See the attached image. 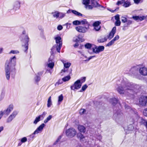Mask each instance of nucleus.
I'll return each instance as SVG.
<instances>
[{"mask_svg": "<svg viewBox=\"0 0 147 147\" xmlns=\"http://www.w3.org/2000/svg\"><path fill=\"white\" fill-rule=\"evenodd\" d=\"M107 40V38L106 37H105L104 38L99 39L98 40L99 42L102 43L106 41Z\"/></svg>", "mask_w": 147, "mask_h": 147, "instance_id": "nucleus-27", "label": "nucleus"}, {"mask_svg": "<svg viewBox=\"0 0 147 147\" xmlns=\"http://www.w3.org/2000/svg\"><path fill=\"white\" fill-rule=\"evenodd\" d=\"M143 0H134V1L135 3L138 4L140 1L142 2Z\"/></svg>", "mask_w": 147, "mask_h": 147, "instance_id": "nucleus-59", "label": "nucleus"}, {"mask_svg": "<svg viewBox=\"0 0 147 147\" xmlns=\"http://www.w3.org/2000/svg\"><path fill=\"white\" fill-rule=\"evenodd\" d=\"M123 3V2L122 1H118L117 3V4L118 5H121V4H122Z\"/></svg>", "mask_w": 147, "mask_h": 147, "instance_id": "nucleus-61", "label": "nucleus"}, {"mask_svg": "<svg viewBox=\"0 0 147 147\" xmlns=\"http://www.w3.org/2000/svg\"><path fill=\"white\" fill-rule=\"evenodd\" d=\"M86 6V7L88 8L89 9H92L93 7L92 6V5H88V4Z\"/></svg>", "mask_w": 147, "mask_h": 147, "instance_id": "nucleus-54", "label": "nucleus"}, {"mask_svg": "<svg viewBox=\"0 0 147 147\" xmlns=\"http://www.w3.org/2000/svg\"><path fill=\"white\" fill-rule=\"evenodd\" d=\"M91 2L92 6L93 7H97L98 6L100 7L101 6L100 5H99L96 1H95V0H91Z\"/></svg>", "mask_w": 147, "mask_h": 147, "instance_id": "nucleus-22", "label": "nucleus"}, {"mask_svg": "<svg viewBox=\"0 0 147 147\" xmlns=\"http://www.w3.org/2000/svg\"><path fill=\"white\" fill-rule=\"evenodd\" d=\"M80 24L84 25L86 27H89L90 24L88 22H87L86 20L84 19L83 20L80 21Z\"/></svg>", "mask_w": 147, "mask_h": 147, "instance_id": "nucleus-20", "label": "nucleus"}, {"mask_svg": "<svg viewBox=\"0 0 147 147\" xmlns=\"http://www.w3.org/2000/svg\"><path fill=\"white\" fill-rule=\"evenodd\" d=\"M55 40L56 44L51 49L52 50L55 48L56 49L58 53L60 52L61 49L62 44V40L61 38L59 36L56 37L55 38Z\"/></svg>", "mask_w": 147, "mask_h": 147, "instance_id": "nucleus-3", "label": "nucleus"}, {"mask_svg": "<svg viewBox=\"0 0 147 147\" xmlns=\"http://www.w3.org/2000/svg\"><path fill=\"white\" fill-rule=\"evenodd\" d=\"M18 113V111H14L7 119L6 122L9 123L11 122L13 119L15 117Z\"/></svg>", "mask_w": 147, "mask_h": 147, "instance_id": "nucleus-10", "label": "nucleus"}, {"mask_svg": "<svg viewBox=\"0 0 147 147\" xmlns=\"http://www.w3.org/2000/svg\"><path fill=\"white\" fill-rule=\"evenodd\" d=\"M65 16V13L59 12V18H62L64 17Z\"/></svg>", "mask_w": 147, "mask_h": 147, "instance_id": "nucleus-41", "label": "nucleus"}, {"mask_svg": "<svg viewBox=\"0 0 147 147\" xmlns=\"http://www.w3.org/2000/svg\"><path fill=\"white\" fill-rule=\"evenodd\" d=\"M18 113V111H14L7 119L6 122L9 123L11 122L13 119L15 117Z\"/></svg>", "mask_w": 147, "mask_h": 147, "instance_id": "nucleus-12", "label": "nucleus"}, {"mask_svg": "<svg viewBox=\"0 0 147 147\" xmlns=\"http://www.w3.org/2000/svg\"><path fill=\"white\" fill-rule=\"evenodd\" d=\"M105 49L104 46H100L98 47L95 46L94 47L92 48L93 52L96 54H98L100 52L104 51Z\"/></svg>", "mask_w": 147, "mask_h": 147, "instance_id": "nucleus-7", "label": "nucleus"}, {"mask_svg": "<svg viewBox=\"0 0 147 147\" xmlns=\"http://www.w3.org/2000/svg\"><path fill=\"white\" fill-rule=\"evenodd\" d=\"M54 57L53 55H51L49 60V63L48 64V67L52 69L53 68L54 65V63L53 61Z\"/></svg>", "mask_w": 147, "mask_h": 147, "instance_id": "nucleus-16", "label": "nucleus"}, {"mask_svg": "<svg viewBox=\"0 0 147 147\" xmlns=\"http://www.w3.org/2000/svg\"><path fill=\"white\" fill-rule=\"evenodd\" d=\"M139 104L142 106H145L147 102V96H142L139 99Z\"/></svg>", "mask_w": 147, "mask_h": 147, "instance_id": "nucleus-13", "label": "nucleus"}, {"mask_svg": "<svg viewBox=\"0 0 147 147\" xmlns=\"http://www.w3.org/2000/svg\"><path fill=\"white\" fill-rule=\"evenodd\" d=\"M90 1V0H83L82 3L86 6L89 3Z\"/></svg>", "mask_w": 147, "mask_h": 147, "instance_id": "nucleus-38", "label": "nucleus"}, {"mask_svg": "<svg viewBox=\"0 0 147 147\" xmlns=\"http://www.w3.org/2000/svg\"><path fill=\"white\" fill-rule=\"evenodd\" d=\"M71 12L73 13L77 16H82V15L81 13L75 10H72L71 11Z\"/></svg>", "mask_w": 147, "mask_h": 147, "instance_id": "nucleus-30", "label": "nucleus"}, {"mask_svg": "<svg viewBox=\"0 0 147 147\" xmlns=\"http://www.w3.org/2000/svg\"><path fill=\"white\" fill-rule=\"evenodd\" d=\"M143 113L145 116L147 117V108L143 111Z\"/></svg>", "mask_w": 147, "mask_h": 147, "instance_id": "nucleus-50", "label": "nucleus"}, {"mask_svg": "<svg viewBox=\"0 0 147 147\" xmlns=\"http://www.w3.org/2000/svg\"><path fill=\"white\" fill-rule=\"evenodd\" d=\"M73 24L74 25H78L80 24V21L75 20L73 22Z\"/></svg>", "mask_w": 147, "mask_h": 147, "instance_id": "nucleus-35", "label": "nucleus"}, {"mask_svg": "<svg viewBox=\"0 0 147 147\" xmlns=\"http://www.w3.org/2000/svg\"><path fill=\"white\" fill-rule=\"evenodd\" d=\"M21 2L18 0H15L12 2L9 5L10 9L16 11L20 9V7Z\"/></svg>", "mask_w": 147, "mask_h": 147, "instance_id": "nucleus-4", "label": "nucleus"}, {"mask_svg": "<svg viewBox=\"0 0 147 147\" xmlns=\"http://www.w3.org/2000/svg\"><path fill=\"white\" fill-rule=\"evenodd\" d=\"M36 134H34V133L30 135V136L31 138H34V135H35Z\"/></svg>", "mask_w": 147, "mask_h": 147, "instance_id": "nucleus-64", "label": "nucleus"}, {"mask_svg": "<svg viewBox=\"0 0 147 147\" xmlns=\"http://www.w3.org/2000/svg\"><path fill=\"white\" fill-rule=\"evenodd\" d=\"M59 13L58 11H56L53 13V17L56 18H59Z\"/></svg>", "mask_w": 147, "mask_h": 147, "instance_id": "nucleus-29", "label": "nucleus"}, {"mask_svg": "<svg viewBox=\"0 0 147 147\" xmlns=\"http://www.w3.org/2000/svg\"><path fill=\"white\" fill-rule=\"evenodd\" d=\"M128 129L129 130H133V127L132 126V125H129Z\"/></svg>", "mask_w": 147, "mask_h": 147, "instance_id": "nucleus-60", "label": "nucleus"}, {"mask_svg": "<svg viewBox=\"0 0 147 147\" xmlns=\"http://www.w3.org/2000/svg\"><path fill=\"white\" fill-rule=\"evenodd\" d=\"M16 58L15 56L11 57L9 60L6 61L5 70L7 79L9 80L10 79V69L11 67H14L16 64Z\"/></svg>", "mask_w": 147, "mask_h": 147, "instance_id": "nucleus-2", "label": "nucleus"}, {"mask_svg": "<svg viewBox=\"0 0 147 147\" xmlns=\"http://www.w3.org/2000/svg\"><path fill=\"white\" fill-rule=\"evenodd\" d=\"M115 43V42L113 40L109 42L107 45V47H110L113 45Z\"/></svg>", "mask_w": 147, "mask_h": 147, "instance_id": "nucleus-36", "label": "nucleus"}, {"mask_svg": "<svg viewBox=\"0 0 147 147\" xmlns=\"http://www.w3.org/2000/svg\"><path fill=\"white\" fill-rule=\"evenodd\" d=\"M40 78L39 76H36L34 78L35 81L36 82L39 81L40 80Z\"/></svg>", "mask_w": 147, "mask_h": 147, "instance_id": "nucleus-46", "label": "nucleus"}, {"mask_svg": "<svg viewBox=\"0 0 147 147\" xmlns=\"http://www.w3.org/2000/svg\"><path fill=\"white\" fill-rule=\"evenodd\" d=\"M131 4L129 2H125L124 3L123 6L125 7H129Z\"/></svg>", "mask_w": 147, "mask_h": 147, "instance_id": "nucleus-39", "label": "nucleus"}, {"mask_svg": "<svg viewBox=\"0 0 147 147\" xmlns=\"http://www.w3.org/2000/svg\"><path fill=\"white\" fill-rule=\"evenodd\" d=\"M27 141V139L25 137H24L23 138H22L21 139V142L22 143H24V142H26Z\"/></svg>", "mask_w": 147, "mask_h": 147, "instance_id": "nucleus-49", "label": "nucleus"}, {"mask_svg": "<svg viewBox=\"0 0 147 147\" xmlns=\"http://www.w3.org/2000/svg\"><path fill=\"white\" fill-rule=\"evenodd\" d=\"M19 52L18 50H11L9 53V54L13 53L14 54H18Z\"/></svg>", "mask_w": 147, "mask_h": 147, "instance_id": "nucleus-40", "label": "nucleus"}, {"mask_svg": "<svg viewBox=\"0 0 147 147\" xmlns=\"http://www.w3.org/2000/svg\"><path fill=\"white\" fill-rule=\"evenodd\" d=\"M29 38L27 36H26L24 38V39L23 40V42H24L26 43L24 45H23V47L25 49H24V51L25 53L27 52V50L28 49V42Z\"/></svg>", "mask_w": 147, "mask_h": 147, "instance_id": "nucleus-14", "label": "nucleus"}, {"mask_svg": "<svg viewBox=\"0 0 147 147\" xmlns=\"http://www.w3.org/2000/svg\"><path fill=\"white\" fill-rule=\"evenodd\" d=\"M90 27L85 26H78L76 27V30L80 32L83 33H85L87 32L89 29Z\"/></svg>", "mask_w": 147, "mask_h": 147, "instance_id": "nucleus-8", "label": "nucleus"}, {"mask_svg": "<svg viewBox=\"0 0 147 147\" xmlns=\"http://www.w3.org/2000/svg\"><path fill=\"white\" fill-rule=\"evenodd\" d=\"M68 71L67 68H64L63 69L61 70V74H62L61 75H63V74H62L63 72L64 73H67Z\"/></svg>", "mask_w": 147, "mask_h": 147, "instance_id": "nucleus-44", "label": "nucleus"}, {"mask_svg": "<svg viewBox=\"0 0 147 147\" xmlns=\"http://www.w3.org/2000/svg\"><path fill=\"white\" fill-rule=\"evenodd\" d=\"M57 29L59 30H60L63 29V27L62 26L59 25L57 27Z\"/></svg>", "mask_w": 147, "mask_h": 147, "instance_id": "nucleus-58", "label": "nucleus"}, {"mask_svg": "<svg viewBox=\"0 0 147 147\" xmlns=\"http://www.w3.org/2000/svg\"><path fill=\"white\" fill-rule=\"evenodd\" d=\"M52 104L51 99V97L50 96L48 100L47 106L48 107H50L52 105Z\"/></svg>", "mask_w": 147, "mask_h": 147, "instance_id": "nucleus-26", "label": "nucleus"}, {"mask_svg": "<svg viewBox=\"0 0 147 147\" xmlns=\"http://www.w3.org/2000/svg\"><path fill=\"white\" fill-rule=\"evenodd\" d=\"M87 87L88 86L86 84H85L82 86V89L80 90V92H82V91L85 90Z\"/></svg>", "mask_w": 147, "mask_h": 147, "instance_id": "nucleus-37", "label": "nucleus"}, {"mask_svg": "<svg viewBox=\"0 0 147 147\" xmlns=\"http://www.w3.org/2000/svg\"><path fill=\"white\" fill-rule=\"evenodd\" d=\"M116 27L115 26L113 28L108 36V38L110 40L113 37L115 34L116 32Z\"/></svg>", "mask_w": 147, "mask_h": 147, "instance_id": "nucleus-18", "label": "nucleus"}, {"mask_svg": "<svg viewBox=\"0 0 147 147\" xmlns=\"http://www.w3.org/2000/svg\"><path fill=\"white\" fill-rule=\"evenodd\" d=\"M63 99V97L62 94L59 97L58 102H61Z\"/></svg>", "mask_w": 147, "mask_h": 147, "instance_id": "nucleus-45", "label": "nucleus"}, {"mask_svg": "<svg viewBox=\"0 0 147 147\" xmlns=\"http://www.w3.org/2000/svg\"><path fill=\"white\" fill-rule=\"evenodd\" d=\"M61 136H59V137L58 138V139L54 143V144L55 145L61 139Z\"/></svg>", "mask_w": 147, "mask_h": 147, "instance_id": "nucleus-51", "label": "nucleus"}, {"mask_svg": "<svg viewBox=\"0 0 147 147\" xmlns=\"http://www.w3.org/2000/svg\"><path fill=\"white\" fill-rule=\"evenodd\" d=\"M77 132L76 130L73 128H70L67 130L66 131L67 136L70 138H72L74 137L76 134Z\"/></svg>", "mask_w": 147, "mask_h": 147, "instance_id": "nucleus-5", "label": "nucleus"}, {"mask_svg": "<svg viewBox=\"0 0 147 147\" xmlns=\"http://www.w3.org/2000/svg\"><path fill=\"white\" fill-rule=\"evenodd\" d=\"M45 126V125L44 123H42L35 131L34 134H37L41 132Z\"/></svg>", "mask_w": 147, "mask_h": 147, "instance_id": "nucleus-17", "label": "nucleus"}, {"mask_svg": "<svg viewBox=\"0 0 147 147\" xmlns=\"http://www.w3.org/2000/svg\"><path fill=\"white\" fill-rule=\"evenodd\" d=\"M78 130L81 132L84 133L86 131V128L83 126L79 125L78 126Z\"/></svg>", "mask_w": 147, "mask_h": 147, "instance_id": "nucleus-21", "label": "nucleus"}, {"mask_svg": "<svg viewBox=\"0 0 147 147\" xmlns=\"http://www.w3.org/2000/svg\"><path fill=\"white\" fill-rule=\"evenodd\" d=\"M64 64V67L66 68H68L70 66L71 64L69 62L66 63L64 60H61Z\"/></svg>", "mask_w": 147, "mask_h": 147, "instance_id": "nucleus-23", "label": "nucleus"}, {"mask_svg": "<svg viewBox=\"0 0 147 147\" xmlns=\"http://www.w3.org/2000/svg\"><path fill=\"white\" fill-rule=\"evenodd\" d=\"M70 79L69 76H66L62 79V80L64 82H66L69 80Z\"/></svg>", "mask_w": 147, "mask_h": 147, "instance_id": "nucleus-33", "label": "nucleus"}, {"mask_svg": "<svg viewBox=\"0 0 147 147\" xmlns=\"http://www.w3.org/2000/svg\"><path fill=\"white\" fill-rule=\"evenodd\" d=\"M82 84L80 80H78L76 81L74 84L71 86L70 88L72 90H75L80 88Z\"/></svg>", "mask_w": 147, "mask_h": 147, "instance_id": "nucleus-6", "label": "nucleus"}, {"mask_svg": "<svg viewBox=\"0 0 147 147\" xmlns=\"http://www.w3.org/2000/svg\"><path fill=\"white\" fill-rule=\"evenodd\" d=\"M117 100L115 98H113L110 100V102L114 105L117 104Z\"/></svg>", "mask_w": 147, "mask_h": 147, "instance_id": "nucleus-24", "label": "nucleus"}, {"mask_svg": "<svg viewBox=\"0 0 147 147\" xmlns=\"http://www.w3.org/2000/svg\"><path fill=\"white\" fill-rule=\"evenodd\" d=\"M139 73L143 76H147V68L145 67H143L140 68L139 70Z\"/></svg>", "mask_w": 147, "mask_h": 147, "instance_id": "nucleus-15", "label": "nucleus"}, {"mask_svg": "<svg viewBox=\"0 0 147 147\" xmlns=\"http://www.w3.org/2000/svg\"><path fill=\"white\" fill-rule=\"evenodd\" d=\"M71 23H67L65 24L66 25V28L67 29H69L70 28V26L71 25Z\"/></svg>", "mask_w": 147, "mask_h": 147, "instance_id": "nucleus-55", "label": "nucleus"}, {"mask_svg": "<svg viewBox=\"0 0 147 147\" xmlns=\"http://www.w3.org/2000/svg\"><path fill=\"white\" fill-rule=\"evenodd\" d=\"M86 80V77H83L81 78V81H82V82H84Z\"/></svg>", "mask_w": 147, "mask_h": 147, "instance_id": "nucleus-63", "label": "nucleus"}, {"mask_svg": "<svg viewBox=\"0 0 147 147\" xmlns=\"http://www.w3.org/2000/svg\"><path fill=\"white\" fill-rule=\"evenodd\" d=\"M18 113V111H14L7 119L6 122L9 123L11 122L13 119L15 117Z\"/></svg>", "mask_w": 147, "mask_h": 147, "instance_id": "nucleus-11", "label": "nucleus"}, {"mask_svg": "<svg viewBox=\"0 0 147 147\" xmlns=\"http://www.w3.org/2000/svg\"><path fill=\"white\" fill-rule=\"evenodd\" d=\"M139 86L133 84L131 83L122 82L120 84L116 87V90L120 94L128 95V93L131 94L134 89H138Z\"/></svg>", "mask_w": 147, "mask_h": 147, "instance_id": "nucleus-1", "label": "nucleus"}, {"mask_svg": "<svg viewBox=\"0 0 147 147\" xmlns=\"http://www.w3.org/2000/svg\"><path fill=\"white\" fill-rule=\"evenodd\" d=\"M126 22H127V24L128 25L132 23V21L130 20H127V21Z\"/></svg>", "mask_w": 147, "mask_h": 147, "instance_id": "nucleus-62", "label": "nucleus"}, {"mask_svg": "<svg viewBox=\"0 0 147 147\" xmlns=\"http://www.w3.org/2000/svg\"><path fill=\"white\" fill-rule=\"evenodd\" d=\"M13 104H11L6 109L2 111V113L4 115H8L13 110Z\"/></svg>", "mask_w": 147, "mask_h": 147, "instance_id": "nucleus-9", "label": "nucleus"}, {"mask_svg": "<svg viewBox=\"0 0 147 147\" xmlns=\"http://www.w3.org/2000/svg\"><path fill=\"white\" fill-rule=\"evenodd\" d=\"M77 137L81 141H84V139L85 138V137L81 133H79L77 134Z\"/></svg>", "mask_w": 147, "mask_h": 147, "instance_id": "nucleus-25", "label": "nucleus"}, {"mask_svg": "<svg viewBox=\"0 0 147 147\" xmlns=\"http://www.w3.org/2000/svg\"><path fill=\"white\" fill-rule=\"evenodd\" d=\"M94 29L96 31L99 30L101 28L100 26H94Z\"/></svg>", "mask_w": 147, "mask_h": 147, "instance_id": "nucleus-52", "label": "nucleus"}, {"mask_svg": "<svg viewBox=\"0 0 147 147\" xmlns=\"http://www.w3.org/2000/svg\"><path fill=\"white\" fill-rule=\"evenodd\" d=\"M95 57V56H91L88 59H86L85 60V61H89L90 59H92L94 57Z\"/></svg>", "mask_w": 147, "mask_h": 147, "instance_id": "nucleus-57", "label": "nucleus"}, {"mask_svg": "<svg viewBox=\"0 0 147 147\" xmlns=\"http://www.w3.org/2000/svg\"><path fill=\"white\" fill-rule=\"evenodd\" d=\"M119 38V35H116L112 39L115 42L116 40H118Z\"/></svg>", "mask_w": 147, "mask_h": 147, "instance_id": "nucleus-48", "label": "nucleus"}, {"mask_svg": "<svg viewBox=\"0 0 147 147\" xmlns=\"http://www.w3.org/2000/svg\"><path fill=\"white\" fill-rule=\"evenodd\" d=\"M40 116L39 115L36 117L34 122V123L35 124H36L38 122L40 121Z\"/></svg>", "mask_w": 147, "mask_h": 147, "instance_id": "nucleus-28", "label": "nucleus"}, {"mask_svg": "<svg viewBox=\"0 0 147 147\" xmlns=\"http://www.w3.org/2000/svg\"><path fill=\"white\" fill-rule=\"evenodd\" d=\"M127 18L124 16H122L121 17V20L123 23H125L127 21Z\"/></svg>", "mask_w": 147, "mask_h": 147, "instance_id": "nucleus-42", "label": "nucleus"}, {"mask_svg": "<svg viewBox=\"0 0 147 147\" xmlns=\"http://www.w3.org/2000/svg\"><path fill=\"white\" fill-rule=\"evenodd\" d=\"M132 18L136 21L140 20L142 21L146 19V17L145 16H134L132 17Z\"/></svg>", "mask_w": 147, "mask_h": 147, "instance_id": "nucleus-19", "label": "nucleus"}, {"mask_svg": "<svg viewBox=\"0 0 147 147\" xmlns=\"http://www.w3.org/2000/svg\"><path fill=\"white\" fill-rule=\"evenodd\" d=\"M52 116L51 115H49L44 120V122L45 123H47L52 118Z\"/></svg>", "mask_w": 147, "mask_h": 147, "instance_id": "nucleus-32", "label": "nucleus"}, {"mask_svg": "<svg viewBox=\"0 0 147 147\" xmlns=\"http://www.w3.org/2000/svg\"><path fill=\"white\" fill-rule=\"evenodd\" d=\"M85 47L86 48H87L88 49H90L91 48H93L92 47V45L89 43H86L85 45Z\"/></svg>", "mask_w": 147, "mask_h": 147, "instance_id": "nucleus-34", "label": "nucleus"}, {"mask_svg": "<svg viewBox=\"0 0 147 147\" xmlns=\"http://www.w3.org/2000/svg\"><path fill=\"white\" fill-rule=\"evenodd\" d=\"M121 24V22L120 20H116L115 22V25L116 26H120Z\"/></svg>", "mask_w": 147, "mask_h": 147, "instance_id": "nucleus-43", "label": "nucleus"}, {"mask_svg": "<svg viewBox=\"0 0 147 147\" xmlns=\"http://www.w3.org/2000/svg\"><path fill=\"white\" fill-rule=\"evenodd\" d=\"M101 24V22L100 21H96L93 24V26H100V25Z\"/></svg>", "mask_w": 147, "mask_h": 147, "instance_id": "nucleus-31", "label": "nucleus"}, {"mask_svg": "<svg viewBox=\"0 0 147 147\" xmlns=\"http://www.w3.org/2000/svg\"><path fill=\"white\" fill-rule=\"evenodd\" d=\"M86 112L85 109H81L80 111V114L82 115L85 112Z\"/></svg>", "mask_w": 147, "mask_h": 147, "instance_id": "nucleus-47", "label": "nucleus"}, {"mask_svg": "<svg viewBox=\"0 0 147 147\" xmlns=\"http://www.w3.org/2000/svg\"><path fill=\"white\" fill-rule=\"evenodd\" d=\"M115 19L116 20H120L119 16L118 14L116 15L115 16Z\"/></svg>", "mask_w": 147, "mask_h": 147, "instance_id": "nucleus-56", "label": "nucleus"}, {"mask_svg": "<svg viewBox=\"0 0 147 147\" xmlns=\"http://www.w3.org/2000/svg\"><path fill=\"white\" fill-rule=\"evenodd\" d=\"M46 114L47 113L46 112H44L42 115H39L40 116V117H42V119H43Z\"/></svg>", "mask_w": 147, "mask_h": 147, "instance_id": "nucleus-53", "label": "nucleus"}]
</instances>
